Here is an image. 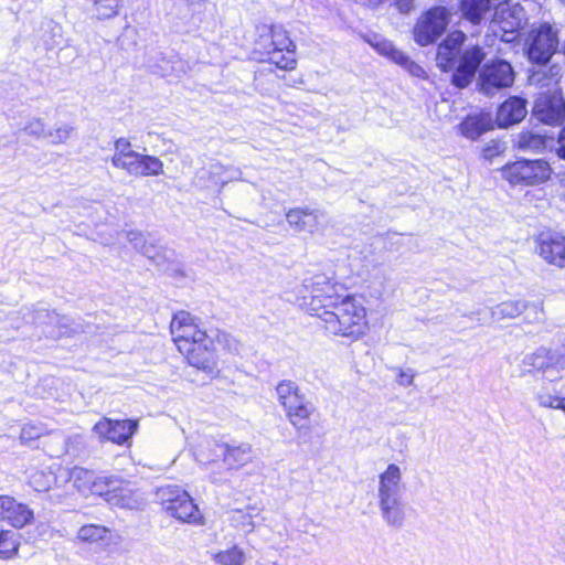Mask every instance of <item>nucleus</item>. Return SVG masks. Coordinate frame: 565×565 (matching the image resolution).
Returning a JSON list of instances; mask_svg holds the SVG:
<instances>
[{"label": "nucleus", "instance_id": "obj_14", "mask_svg": "<svg viewBox=\"0 0 565 565\" xmlns=\"http://www.w3.org/2000/svg\"><path fill=\"white\" fill-rule=\"evenodd\" d=\"M449 13L444 7H436L423 15L415 25L414 39L422 45L435 42L448 25Z\"/></svg>", "mask_w": 565, "mask_h": 565}, {"label": "nucleus", "instance_id": "obj_17", "mask_svg": "<svg viewBox=\"0 0 565 565\" xmlns=\"http://www.w3.org/2000/svg\"><path fill=\"white\" fill-rule=\"evenodd\" d=\"M137 427V420H113L105 417L94 425L93 430L102 441L125 445L136 433Z\"/></svg>", "mask_w": 565, "mask_h": 565}, {"label": "nucleus", "instance_id": "obj_39", "mask_svg": "<svg viewBox=\"0 0 565 565\" xmlns=\"http://www.w3.org/2000/svg\"><path fill=\"white\" fill-rule=\"evenodd\" d=\"M209 171L216 179V183H221L222 185L236 179L239 174L238 170L226 169L220 163L211 164Z\"/></svg>", "mask_w": 565, "mask_h": 565}, {"label": "nucleus", "instance_id": "obj_54", "mask_svg": "<svg viewBox=\"0 0 565 565\" xmlns=\"http://www.w3.org/2000/svg\"><path fill=\"white\" fill-rule=\"evenodd\" d=\"M556 351H557V354L563 358L562 360H563L564 367H565V338H564V341L562 343V347L556 349Z\"/></svg>", "mask_w": 565, "mask_h": 565}, {"label": "nucleus", "instance_id": "obj_35", "mask_svg": "<svg viewBox=\"0 0 565 565\" xmlns=\"http://www.w3.org/2000/svg\"><path fill=\"white\" fill-rule=\"evenodd\" d=\"M534 242L540 247H565V236L551 228L540 231Z\"/></svg>", "mask_w": 565, "mask_h": 565}, {"label": "nucleus", "instance_id": "obj_29", "mask_svg": "<svg viewBox=\"0 0 565 565\" xmlns=\"http://www.w3.org/2000/svg\"><path fill=\"white\" fill-rule=\"evenodd\" d=\"M526 310V301L508 300L503 301L491 309V318L494 321L503 319H514Z\"/></svg>", "mask_w": 565, "mask_h": 565}, {"label": "nucleus", "instance_id": "obj_26", "mask_svg": "<svg viewBox=\"0 0 565 565\" xmlns=\"http://www.w3.org/2000/svg\"><path fill=\"white\" fill-rule=\"evenodd\" d=\"M492 129V118L489 114L470 115L460 124L461 134L469 139H477Z\"/></svg>", "mask_w": 565, "mask_h": 565}, {"label": "nucleus", "instance_id": "obj_1", "mask_svg": "<svg viewBox=\"0 0 565 565\" xmlns=\"http://www.w3.org/2000/svg\"><path fill=\"white\" fill-rule=\"evenodd\" d=\"M320 327L329 334L358 341L367 330L366 309L354 296H345L330 311H322Z\"/></svg>", "mask_w": 565, "mask_h": 565}, {"label": "nucleus", "instance_id": "obj_34", "mask_svg": "<svg viewBox=\"0 0 565 565\" xmlns=\"http://www.w3.org/2000/svg\"><path fill=\"white\" fill-rule=\"evenodd\" d=\"M516 147L520 150L540 151L545 148V140L539 134L524 131L518 136Z\"/></svg>", "mask_w": 565, "mask_h": 565}, {"label": "nucleus", "instance_id": "obj_9", "mask_svg": "<svg viewBox=\"0 0 565 565\" xmlns=\"http://www.w3.org/2000/svg\"><path fill=\"white\" fill-rule=\"evenodd\" d=\"M524 20L525 14L521 4L504 0L495 7L491 29L503 42H512Z\"/></svg>", "mask_w": 565, "mask_h": 565}, {"label": "nucleus", "instance_id": "obj_5", "mask_svg": "<svg viewBox=\"0 0 565 565\" xmlns=\"http://www.w3.org/2000/svg\"><path fill=\"white\" fill-rule=\"evenodd\" d=\"M276 395L291 426L299 434H307L309 426L306 420L316 412L313 403L301 392L299 385L290 380H284L277 384Z\"/></svg>", "mask_w": 565, "mask_h": 565}, {"label": "nucleus", "instance_id": "obj_15", "mask_svg": "<svg viewBox=\"0 0 565 565\" xmlns=\"http://www.w3.org/2000/svg\"><path fill=\"white\" fill-rule=\"evenodd\" d=\"M270 46L267 51L268 60L281 70H294L296 66L295 44L289 39L287 31L279 25L270 28Z\"/></svg>", "mask_w": 565, "mask_h": 565}, {"label": "nucleus", "instance_id": "obj_57", "mask_svg": "<svg viewBox=\"0 0 565 565\" xmlns=\"http://www.w3.org/2000/svg\"><path fill=\"white\" fill-rule=\"evenodd\" d=\"M189 4H196L199 3L201 0H185Z\"/></svg>", "mask_w": 565, "mask_h": 565}, {"label": "nucleus", "instance_id": "obj_49", "mask_svg": "<svg viewBox=\"0 0 565 565\" xmlns=\"http://www.w3.org/2000/svg\"><path fill=\"white\" fill-rule=\"evenodd\" d=\"M557 142V153L561 158L565 159V127L562 129Z\"/></svg>", "mask_w": 565, "mask_h": 565}, {"label": "nucleus", "instance_id": "obj_41", "mask_svg": "<svg viewBox=\"0 0 565 565\" xmlns=\"http://www.w3.org/2000/svg\"><path fill=\"white\" fill-rule=\"evenodd\" d=\"M253 518V514L237 510L233 513L232 521L235 523L236 527H239L242 531L248 533L252 532L255 527Z\"/></svg>", "mask_w": 565, "mask_h": 565}, {"label": "nucleus", "instance_id": "obj_8", "mask_svg": "<svg viewBox=\"0 0 565 565\" xmlns=\"http://www.w3.org/2000/svg\"><path fill=\"white\" fill-rule=\"evenodd\" d=\"M156 497L162 509L171 516L191 524H202L203 516L189 493L178 486H162Z\"/></svg>", "mask_w": 565, "mask_h": 565}, {"label": "nucleus", "instance_id": "obj_40", "mask_svg": "<svg viewBox=\"0 0 565 565\" xmlns=\"http://www.w3.org/2000/svg\"><path fill=\"white\" fill-rule=\"evenodd\" d=\"M539 255L551 265L565 267V249H539Z\"/></svg>", "mask_w": 565, "mask_h": 565}, {"label": "nucleus", "instance_id": "obj_42", "mask_svg": "<svg viewBox=\"0 0 565 565\" xmlns=\"http://www.w3.org/2000/svg\"><path fill=\"white\" fill-rule=\"evenodd\" d=\"M524 319L530 323L540 322L544 319L543 308L540 302L526 301V310Z\"/></svg>", "mask_w": 565, "mask_h": 565}, {"label": "nucleus", "instance_id": "obj_2", "mask_svg": "<svg viewBox=\"0 0 565 565\" xmlns=\"http://www.w3.org/2000/svg\"><path fill=\"white\" fill-rule=\"evenodd\" d=\"M345 288L333 276L315 274L303 279L298 288L296 301L311 316L321 317L322 311H330L347 296Z\"/></svg>", "mask_w": 565, "mask_h": 565}, {"label": "nucleus", "instance_id": "obj_16", "mask_svg": "<svg viewBox=\"0 0 565 565\" xmlns=\"http://www.w3.org/2000/svg\"><path fill=\"white\" fill-rule=\"evenodd\" d=\"M563 358L557 354V351H551L545 348H540L535 352L527 354L522 360V373H530L533 370L542 371L544 377L548 382L557 381L559 377L554 374L564 370Z\"/></svg>", "mask_w": 565, "mask_h": 565}, {"label": "nucleus", "instance_id": "obj_31", "mask_svg": "<svg viewBox=\"0 0 565 565\" xmlns=\"http://www.w3.org/2000/svg\"><path fill=\"white\" fill-rule=\"evenodd\" d=\"M29 484L38 492L49 491L57 481V475L51 469H31Z\"/></svg>", "mask_w": 565, "mask_h": 565}, {"label": "nucleus", "instance_id": "obj_19", "mask_svg": "<svg viewBox=\"0 0 565 565\" xmlns=\"http://www.w3.org/2000/svg\"><path fill=\"white\" fill-rule=\"evenodd\" d=\"M0 520L14 529H23L34 521V511L11 495H0Z\"/></svg>", "mask_w": 565, "mask_h": 565}, {"label": "nucleus", "instance_id": "obj_12", "mask_svg": "<svg viewBox=\"0 0 565 565\" xmlns=\"http://www.w3.org/2000/svg\"><path fill=\"white\" fill-rule=\"evenodd\" d=\"M514 82V72L510 63L493 61L486 64L478 77L479 90L487 96H493L499 90L510 87Z\"/></svg>", "mask_w": 565, "mask_h": 565}, {"label": "nucleus", "instance_id": "obj_27", "mask_svg": "<svg viewBox=\"0 0 565 565\" xmlns=\"http://www.w3.org/2000/svg\"><path fill=\"white\" fill-rule=\"evenodd\" d=\"M207 554L215 565H245L247 562L245 550L237 544L224 550L209 551Z\"/></svg>", "mask_w": 565, "mask_h": 565}, {"label": "nucleus", "instance_id": "obj_47", "mask_svg": "<svg viewBox=\"0 0 565 565\" xmlns=\"http://www.w3.org/2000/svg\"><path fill=\"white\" fill-rule=\"evenodd\" d=\"M503 150V143H501L500 141L492 140L484 146L482 153L486 159H492L493 157L499 156Z\"/></svg>", "mask_w": 565, "mask_h": 565}, {"label": "nucleus", "instance_id": "obj_30", "mask_svg": "<svg viewBox=\"0 0 565 565\" xmlns=\"http://www.w3.org/2000/svg\"><path fill=\"white\" fill-rule=\"evenodd\" d=\"M551 383L548 381L543 382L542 386L535 392L534 398L541 407L561 409L565 397L559 396Z\"/></svg>", "mask_w": 565, "mask_h": 565}, {"label": "nucleus", "instance_id": "obj_58", "mask_svg": "<svg viewBox=\"0 0 565 565\" xmlns=\"http://www.w3.org/2000/svg\"><path fill=\"white\" fill-rule=\"evenodd\" d=\"M561 411H563L565 413V397H564V402L562 403Z\"/></svg>", "mask_w": 565, "mask_h": 565}, {"label": "nucleus", "instance_id": "obj_48", "mask_svg": "<svg viewBox=\"0 0 565 565\" xmlns=\"http://www.w3.org/2000/svg\"><path fill=\"white\" fill-rule=\"evenodd\" d=\"M127 238H128V242L134 244L135 246H139V245L143 246L147 243L146 236L141 232H138V231L128 232Z\"/></svg>", "mask_w": 565, "mask_h": 565}, {"label": "nucleus", "instance_id": "obj_13", "mask_svg": "<svg viewBox=\"0 0 565 565\" xmlns=\"http://www.w3.org/2000/svg\"><path fill=\"white\" fill-rule=\"evenodd\" d=\"M173 341L179 351L188 350L193 344L206 341V331L202 330L191 313L180 311L173 316L170 324Z\"/></svg>", "mask_w": 565, "mask_h": 565}, {"label": "nucleus", "instance_id": "obj_46", "mask_svg": "<svg viewBox=\"0 0 565 565\" xmlns=\"http://www.w3.org/2000/svg\"><path fill=\"white\" fill-rule=\"evenodd\" d=\"M397 379L396 383L401 386L407 387L413 385L415 372L412 369L403 370L401 367L396 369Z\"/></svg>", "mask_w": 565, "mask_h": 565}, {"label": "nucleus", "instance_id": "obj_18", "mask_svg": "<svg viewBox=\"0 0 565 565\" xmlns=\"http://www.w3.org/2000/svg\"><path fill=\"white\" fill-rule=\"evenodd\" d=\"M180 352L185 355L188 363L195 369L209 375H214L218 372L217 358L210 337L206 341H201Z\"/></svg>", "mask_w": 565, "mask_h": 565}, {"label": "nucleus", "instance_id": "obj_20", "mask_svg": "<svg viewBox=\"0 0 565 565\" xmlns=\"http://www.w3.org/2000/svg\"><path fill=\"white\" fill-rule=\"evenodd\" d=\"M484 56L486 55L480 46H467L458 61L455 73L452 74V83L459 88L467 87Z\"/></svg>", "mask_w": 565, "mask_h": 565}, {"label": "nucleus", "instance_id": "obj_45", "mask_svg": "<svg viewBox=\"0 0 565 565\" xmlns=\"http://www.w3.org/2000/svg\"><path fill=\"white\" fill-rule=\"evenodd\" d=\"M398 65L403 66L411 75L415 77H425L424 68L412 61L405 53H403V61H397Z\"/></svg>", "mask_w": 565, "mask_h": 565}, {"label": "nucleus", "instance_id": "obj_22", "mask_svg": "<svg viewBox=\"0 0 565 565\" xmlns=\"http://www.w3.org/2000/svg\"><path fill=\"white\" fill-rule=\"evenodd\" d=\"M466 40L461 31H455L439 44L437 51V64L444 71L452 68L460 53V47Z\"/></svg>", "mask_w": 565, "mask_h": 565}, {"label": "nucleus", "instance_id": "obj_44", "mask_svg": "<svg viewBox=\"0 0 565 565\" xmlns=\"http://www.w3.org/2000/svg\"><path fill=\"white\" fill-rule=\"evenodd\" d=\"M43 434V429L40 426L33 424H26L22 427L20 434V440L22 444H28Z\"/></svg>", "mask_w": 565, "mask_h": 565}, {"label": "nucleus", "instance_id": "obj_6", "mask_svg": "<svg viewBox=\"0 0 565 565\" xmlns=\"http://www.w3.org/2000/svg\"><path fill=\"white\" fill-rule=\"evenodd\" d=\"M111 163L132 177H154L163 172V163L159 158L136 152L126 138L115 141Z\"/></svg>", "mask_w": 565, "mask_h": 565}, {"label": "nucleus", "instance_id": "obj_36", "mask_svg": "<svg viewBox=\"0 0 565 565\" xmlns=\"http://www.w3.org/2000/svg\"><path fill=\"white\" fill-rule=\"evenodd\" d=\"M211 444H218L213 439H204L195 448L194 456L195 460L201 465H211L216 462L222 456H215Z\"/></svg>", "mask_w": 565, "mask_h": 565}, {"label": "nucleus", "instance_id": "obj_43", "mask_svg": "<svg viewBox=\"0 0 565 565\" xmlns=\"http://www.w3.org/2000/svg\"><path fill=\"white\" fill-rule=\"evenodd\" d=\"M24 130L33 137L46 139L49 128L41 119H32L28 122Z\"/></svg>", "mask_w": 565, "mask_h": 565}, {"label": "nucleus", "instance_id": "obj_4", "mask_svg": "<svg viewBox=\"0 0 565 565\" xmlns=\"http://www.w3.org/2000/svg\"><path fill=\"white\" fill-rule=\"evenodd\" d=\"M561 66L551 65L547 70L534 72L530 76V83L548 90L539 94L533 107V115L547 125L561 124L565 118V100L555 86L561 79Z\"/></svg>", "mask_w": 565, "mask_h": 565}, {"label": "nucleus", "instance_id": "obj_25", "mask_svg": "<svg viewBox=\"0 0 565 565\" xmlns=\"http://www.w3.org/2000/svg\"><path fill=\"white\" fill-rule=\"evenodd\" d=\"M286 217L290 226H294L299 231H308L311 233L318 230L327 220L324 212L320 210L302 209L290 210Z\"/></svg>", "mask_w": 565, "mask_h": 565}, {"label": "nucleus", "instance_id": "obj_24", "mask_svg": "<svg viewBox=\"0 0 565 565\" xmlns=\"http://www.w3.org/2000/svg\"><path fill=\"white\" fill-rule=\"evenodd\" d=\"M526 100L521 97H510L498 109L497 124L508 128L520 122L526 116Z\"/></svg>", "mask_w": 565, "mask_h": 565}, {"label": "nucleus", "instance_id": "obj_37", "mask_svg": "<svg viewBox=\"0 0 565 565\" xmlns=\"http://www.w3.org/2000/svg\"><path fill=\"white\" fill-rule=\"evenodd\" d=\"M74 131V126L70 124H61L53 128H49L46 139L52 145H64L71 139Z\"/></svg>", "mask_w": 565, "mask_h": 565}, {"label": "nucleus", "instance_id": "obj_51", "mask_svg": "<svg viewBox=\"0 0 565 565\" xmlns=\"http://www.w3.org/2000/svg\"><path fill=\"white\" fill-rule=\"evenodd\" d=\"M379 244H386V243H391V244H395V245H398V244H405V241H404V236L403 235H398V234H393L392 237L388 238V241L386 239H381L377 242Z\"/></svg>", "mask_w": 565, "mask_h": 565}, {"label": "nucleus", "instance_id": "obj_56", "mask_svg": "<svg viewBox=\"0 0 565 565\" xmlns=\"http://www.w3.org/2000/svg\"><path fill=\"white\" fill-rule=\"evenodd\" d=\"M64 333H65L64 331H60V332H57V333L52 332V331H49V334H50L51 337L62 335V334H64Z\"/></svg>", "mask_w": 565, "mask_h": 565}, {"label": "nucleus", "instance_id": "obj_3", "mask_svg": "<svg viewBox=\"0 0 565 565\" xmlns=\"http://www.w3.org/2000/svg\"><path fill=\"white\" fill-rule=\"evenodd\" d=\"M405 484L402 470L395 463H390L379 475L377 505L383 521L391 527L399 529L406 519V502L404 500Z\"/></svg>", "mask_w": 565, "mask_h": 565}, {"label": "nucleus", "instance_id": "obj_21", "mask_svg": "<svg viewBox=\"0 0 565 565\" xmlns=\"http://www.w3.org/2000/svg\"><path fill=\"white\" fill-rule=\"evenodd\" d=\"M214 455L222 456L223 461L230 469H237L249 462L252 456V447L247 443L238 445L228 444H211Z\"/></svg>", "mask_w": 565, "mask_h": 565}, {"label": "nucleus", "instance_id": "obj_32", "mask_svg": "<svg viewBox=\"0 0 565 565\" xmlns=\"http://www.w3.org/2000/svg\"><path fill=\"white\" fill-rule=\"evenodd\" d=\"M490 9V0H462L461 11L473 24L479 23Z\"/></svg>", "mask_w": 565, "mask_h": 565}, {"label": "nucleus", "instance_id": "obj_7", "mask_svg": "<svg viewBox=\"0 0 565 565\" xmlns=\"http://www.w3.org/2000/svg\"><path fill=\"white\" fill-rule=\"evenodd\" d=\"M96 490L97 495L111 507L134 510L143 502L136 483L118 475H105L103 483H98Z\"/></svg>", "mask_w": 565, "mask_h": 565}, {"label": "nucleus", "instance_id": "obj_50", "mask_svg": "<svg viewBox=\"0 0 565 565\" xmlns=\"http://www.w3.org/2000/svg\"><path fill=\"white\" fill-rule=\"evenodd\" d=\"M414 0H397L396 6L402 13H407L413 7Z\"/></svg>", "mask_w": 565, "mask_h": 565}, {"label": "nucleus", "instance_id": "obj_10", "mask_svg": "<svg viewBox=\"0 0 565 565\" xmlns=\"http://www.w3.org/2000/svg\"><path fill=\"white\" fill-rule=\"evenodd\" d=\"M557 47V31L547 23L533 28L526 40L529 60L536 64H546L555 54Z\"/></svg>", "mask_w": 565, "mask_h": 565}, {"label": "nucleus", "instance_id": "obj_38", "mask_svg": "<svg viewBox=\"0 0 565 565\" xmlns=\"http://www.w3.org/2000/svg\"><path fill=\"white\" fill-rule=\"evenodd\" d=\"M370 44L382 55L387 56L394 63L397 61H403L402 51L397 50L392 42L383 39L374 38V41H370Z\"/></svg>", "mask_w": 565, "mask_h": 565}, {"label": "nucleus", "instance_id": "obj_28", "mask_svg": "<svg viewBox=\"0 0 565 565\" xmlns=\"http://www.w3.org/2000/svg\"><path fill=\"white\" fill-rule=\"evenodd\" d=\"M76 537L83 543L107 545L110 542V530L98 524H86L77 531Z\"/></svg>", "mask_w": 565, "mask_h": 565}, {"label": "nucleus", "instance_id": "obj_53", "mask_svg": "<svg viewBox=\"0 0 565 565\" xmlns=\"http://www.w3.org/2000/svg\"><path fill=\"white\" fill-rule=\"evenodd\" d=\"M42 317L49 318L50 322H58L60 321V318H58V316L55 312H53V313H49V312L41 313L39 316V320H41Z\"/></svg>", "mask_w": 565, "mask_h": 565}, {"label": "nucleus", "instance_id": "obj_52", "mask_svg": "<svg viewBox=\"0 0 565 565\" xmlns=\"http://www.w3.org/2000/svg\"><path fill=\"white\" fill-rule=\"evenodd\" d=\"M227 345H228V349L231 351H233L234 353H237V354L239 353L241 344L236 340L228 339L227 340Z\"/></svg>", "mask_w": 565, "mask_h": 565}, {"label": "nucleus", "instance_id": "obj_55", "mask_svg": "<svg viewBox=\"0 0 565 565\" xmlns=\"http://www.w3.org/2000/svg\"><path fill=\"white\" fill-rule=\"evenodd\" d=\"M372 6H379L383 0H369Z\"/></svg>", "mask_w": 565, "mask_h": 565}, {"label": "nucleus", "instance_id": "obj_23", "mask_svg": "<svg viewBox=\"0 0 565 565\" xmlns=\"http://www.w3.org/2000/svg\"><path fill=\"white\" fill-rule=\"evenodd\" d=\"M65 481H72L73 486L82 493L97 495V484L103 483L104 476H95L90 470L82 467H74L71 470L58 469Z\"/></svg>", "mask_w": 565, "mask_h": 565}, {"label": "nucleus", "instance_id": "obj_11", "mask_svg": "<svg viewBox=\"0 0 565 565\" xmlns=\"http://www.w3.org/2000/svg\"><path fill=\"white\" fill-rule=\"evenodd\" d=\"M502 173L512 184L535 185L550 178L551 168L544 160H519L507 164Z\"/></svg>", "mask_w": 565, "mask_h": 565}, {"label": "nucleus", "instance_id": "obj_33", "mask_svg": "<svg viewBox=\"0 0 565 565\" xmlns=\"http://www.w3.org/2000/svg\"><path fill=\"white\" fill-rule=\"evenodd\" d=\"M19 535L9 530L0 532V558L8 559L18 555Z\"/></svg>", "mask_w": 565, "mask_h": 565}]
</instances>
